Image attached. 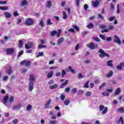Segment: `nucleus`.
Returning a JSON list of instances; mask_svg holds the SVG:
<instances>
[{"instance_id":"a211bd4d","label":"nucleus","mask_w":124,"mask_h":124,"mask_svg":"<svg viewBox=\"0 0 124 124\" xmlns=\"http://www.w3.org/2000/svg\"><path fill=\"white\" fill-rule=\"evenodd\" d=\"M20 108H22V105H18L17 106H15L13 107V110H16V109H17V110H19Z\"/></svg>"},{"instance_id":"473e14b6","label":"nucleus","mask_w":124,"mask_h":124,"mask_svg":"<svg viewBox=\"0 0 124 124\" xmlns=\"http://www.w3.org/2000/svg\"><path fill=\"white\" fill-rule=\"evenodd\" d=\"M6 72V73H7V74L10 75V74L12 73V69H11V68L10 67L9 69L7 70Z\"/></svg>"},{"instance_id":"4c0bfd02","label":"nucleus","mask_w":124,"mask_h":124,"mask_svg":"<svg viewBox=\"0 0 124 124\" xmlns=\"http://www.w3.org/2000/svg\"><path fill=\"white\" fill-rule=\"evenodd\" d=\"M55 34H57V31H52L50 33L51 36H55Z\"/></svg>"},{"instance_id":"864d4df0","label":"nucleus","mask_w":124,"mask_h":124,"mask_svg":"<svg viewBox=\"0 0 124 124\" xmlns=\"http://www.w3.org/2000/svg\"><path fill=\"white\" fill-rule=\"evenodd\" d=\"M31 108H32V106H31V105H29L27 107V111H30Z\"/></svg>"},{"instance_id":"f3484780","label":"nucleus","mask_w":124,"mask_h":124,"mask_svg":"<svg viewBox=\"0 0 124 124\" xmlns=\"http://www.w3.org/2000/svg\"><path fill=\"white\" fill-rule=\"evenodd\" d=\"M113 71H110V72L106 75V78H110V77H112L113 76Z\"/></svg>"},{"instance_id":"49530a36","label":"nucleus","mask_w":124,"mask_h":124,"mask_svg":"<svg viewBox=\"0 0 124 124\" xmlns=\"http://www.w3.org/2000/svg\"><path fill=\"white\" fill-rule=\"evenodd\" d=\"M115 19H116V17L115 16H112L109 18V22H113V21H114Z\"/></svg>"},{"instance_id":"c03bdc74","label":"nucleus","mask_w":124,"mask_h":124,"mask_svg":"<svg viewBox=\"0 0 124 124\" xmlns=\"http://www.w3.org/2000/svg\"><path fill=\"white\" fill-rule=\"evenodd\" d=\"M108 31H113V30H114V26L113 25H109L108 26Z\"/></svg>"},{"instance_id":"58836bf2","label":"nucleus","mask_w":124,"mask_h":124,"mask_svg":"<svg viewBox=\"0 0 124 124\" xmlns=\"http://www.w3.org/2000/svg\"><path fill=\"white\" fill-rule=\"evenodd\" d=\"M39 25L42 27V28L44 27V22H43V20L42 19L40 21Z\"/></svg>"},{"instance_id":"393cba45","label":"nucleus","mask_w":124,"mask_h":124,"mask_svg":"<svg viewBox=\"0 0 124 124\" xmlns=\"http://www.w3.org/2000/svg\"><path fill=\"white\" fill-rule=\"evenodd\" d=\"M62 14H63L62 18L64 19V20H65V19H66L67 18V15H66V12L63 11L62 12Z\"/></svg>"},{"instance_id":"f03ea898","label":"nucleus","mask_w":124,"mask_h":124,"mask_svg":"<svg viewBox=\"0 0 124 124\" xmlns=\"http://www.w3.org/2000/svg\"><path fill=\"white\" fill-rule=\"evenodd\" d=\"M33 24H34V21L33 18L28 17L25 21V24L26 26H32Z\"/></svg>"},{"instance_id":"c9c22d12","label":"nucleus","mask_w":124,"mask_h":124,"mask_svg":"<svg viewBox=\"0 0 124 124\" xmlns=\"http://www.w3.org/2000/svg\"><path fill=\"white\" fill-rule=\"evenodd\" d=\"M94 41H96V42H100V39H99V38L96 37L93 38Z\"/></svg>"},{"instance_id":"4468645a","label":"nucleus","mask_w":124,"mask_h":124,"mask_svg":"<svg viewBox=\"0 0 124 124\" xmlns=\"http://www.w3.org/2000/svg\"><path fill=\"white\" fill-rule=\"evenodd\" d=\"M68 84V80H66L64 83H62L60 87L61 89H63L64 86Z\"/></svg>"},{"instance_id":"7c9ffc66","label":"nucleus","mask_w":124,"mask_h":124,"mask_svg":"<svg viewBox=\"0 0 124 124\" xmlns=\"http://www.w3.org/2000/svg\"><path fill=\"white\" fill-rule=\"evenodd\" d=\"M19 48H22L23 47V41L20 40L18 45Z\"/></svg>"},{"instance_id":"e2e57ef3","label":"nucleus","mask_w":124,"mask_h":124,"mask_svg":"<svg viewBox=\"0 0 124 124\" xmlns=\"http://www.w3.org/2000/svg\"><path fill=\"white\" fill-rule=\"evenodd\" d=\"M43 55V52H40L39 53V54L37 55L36 58H38V57H42Z\"/></svg>"},{"instance_id":"6e6d98bb","label":"nucleus","mask_w":124,"mask_h":124,"mask_svg":"<svg viewBox=\"0 0 124 124\" xmlns=\"http://www.w3.org/2000/svg\"><path fill=\"white\" fill-rule=\"evenodd\" d=\"M77 31H80V30L79 29V27H78L77 26H75L73 27Z\"/></svg>"},{"instance_id":"f704fd0d","label":"nucleus","mask_w":124,"mask_h":124,"mask_svg":"<svg viewBox=\"0 0 124 124\" xmlns=\"http://www.w3.org/2000/svg\"><path fill=\"white\" fill-rule=\"evenodd\" d=\"M68 68H69V70L70 71V72H71V73H73V74L75 73V70H74L73 69H72L71 66H69Z\"/></svg>"},{"instance_id":"ddd939ff","label":"nucleus","mask_w":124,"mask_h":124,"mask_svg":"<svg viewBox=\"0 0 124 124\" xmlns=\"http://www.w3.org/2000/svg\"><path fill=\"white\" fill-rule=\"evenodd\" d=\"M51 101H52V100L51 99H49L47 101V103L46 104V105H45V109H48V108H50V104H51Z\"/></svg>"},{"instance_id":"e433bc0d","label":"nucleus","mask_w":124,"mask_h":124,"mask_svg":"<svg viewBox=\"0 0 124 124\" xmlns=\"http://www.w3.org/2000/svg\"><path fill=\"white\" fill-rule=\"evenodd\" d=\"M46 25L49 26L50 25H53V23L51 22V19H48L46 21Z\"/></svg>"},{"instance_id":"20e7f679","label":"nucleus","mask_w":124,"mask_h":124,"mask_svg":"<svg viewBox=\"0 0 124 124\" xmlns=\"http://www.w3.org/2000/svg\"><path fill=\"white\" fill-rule=\"evenodd\" d=\"M99 109L100 111H103L102 114H103V115H104L105 114H106V113H107L108 108L106 107H105L104 106L100 105L99 106Z\"/></svg>"},{"instance_id":"338daca9","label":"nucleus","mask_w":124,"mask_h":124,"mask_svg":"<svg viewBox=\"0 0 124 124\" xmlns=\"http://www.w3.org/2000/svg\"><path fill=\"white\" fill-rule=\"evenodd\" d=\"M54 83V80L51 79L49 80L48 82V85H52V84H53Z\"/></svg>"},{"instance_id":"f8f14e48","label":"nucleus","mask_w":124,"mask_h":124,"mask_svg":"<svg viewBox=\"0 0 124 124\" xmlns=\"http://www.w3.org/2000/svg\"><path fill=\"white\" fill-rule=\"evenodd\" d=\"M33 86H34L33 82H31L29 83V90L30 92H31L33 90Z\"/></svg>"},{"instance_id":"6e6552de","label":"nucleus","mask_w":124,"mask_h":124,"mask_svg":"<svg viewBox=\"0 0 124 124\" xmlns=\"http://www.w3.org/2000/svg\"><path fill=\"white\" fill-rule=\"evenodd\" d=\"M114 38H116V39H114L113 41V42L114 43H117V44H121L122 41H121V40H120V38H119V37H117V35L114 36Z\"/></svg>"},{"instance_id":"3c124183","label":"nucleus","mask_w":124,"mask_h":124,"mask_svg":"<svg viewBox=\"0 0 124 124\" xmlns=\"http://www.w3.org/2000/svg\"><path fill=\"white\" fill-rule=\"evenodd\" d=\"M38 47L40 49H41V48H46V47H47V46H44L41 44H39L38 46Z\"/></svg>"},{"instance_id":"2f4dec72","label":"nucleus","mask_w":124,"mask_h":124,"mask_svg":"<svg viewBox=\"0 0 124 124\" xmlns=\"http://www.w3.org/2000/svg\"><path fill=\"white\" fill-rule=\"evenodd\" d=\"M0 9L4 11V10H8L9 8L7 6L0 7Z\"/></svg>"},{"instance_id":"423d86ee","label":"nucleus","mask_w":124,"mask_h":124,"mask_svg":"<svg viewBox=\"0 0 124 124\" xmlns=\"http://www.w3.org/2000/svg\"><path fill=\"white\" fill-rule=\"evenodd\" d=\"M5 52L7 55H11V54L15 53V50H14V48H8L5 49Z\"/></svg>"},{"instance_id":"c85d7f7f","label":"nucleus","mask_w":124,"mask_h":124,"mask_svg":"<svg viewBox=\"0 0 124 124\" xmlns=\"http://www.w3.org/2000/svg\"><path fill=\"white\" fill-rule=\"evenodd\" d=\"M117 112H120V113H124V107H121L117 109Z\"/></svg>"},{"instance_id":"4be33fe9","label":"nucleus","mask_w":124,"mask_h":124,"mask_svg":"<svg viewBox=\"0 0 124 124\" xmlns=\"http://www.w3.org/2000/svg\"><path fill=\"white\" fill-rule=\"evenodd\" d=\"M69 103H70V100L69 99H66L64 101V105H66V106L69 105Z\"/></svg>"},{"instance_id":"cd10ccee","label":"nucleus","mask_w":124,"mask_h":124,"mask_svg":"<svg viewBox=\"0 0 124 124\" xmlns=\"http://www.w3.org/2000/svg\"><path fill=\"white\" fill-rule=\"evenodd\" d=\"M106 86V82H104L102 83L100 86L99 87V90H101L103 88H104Z\"/></svg>"},{"instance_id":"7ed1b4c3","label":"nucleus","mask_w":124,"mask_h":124,"mask_svg":"<svg viewBox=\"0 0 124 124\" xmlns=\"http://www.w3.org/2000/svg\"><path fill=\"white\" fill-rule=\"evenodd\" d=\"M87 46L91 50H94L96 48H98V45L97 44H94V43L93 42L87 44Z\"/></svg>"},{"instance_id":"0e129e2a","label":"nucleus","mask_w":124,"mask_h":124,"mask_svg":"<svg viewBox=\"0 0 124 124\" xmlns=\"http://www.w3.org/2000/svg\"><path fill=\"white\" fill-rule=\"evenodd\" d=\"M65 93H68L69 92H70V87H67L65 89Z\"/></svg>"},{"instance_id":"a878e982","label":"nucleus","mask_w":124,"mask_h":124,"mask_svg":"<svg viewBox=\"0 0 124 124\" xmlns=\"http://www.w3.org/2000/svg\"><path fill=\"white\" fill-rule=\"evenodd\" d=\"M121 93V88H118L115 91V95H118V94H119V93Z\"/></svg>"},{"instance_id":"13d9d810","label":"nucleus","mask_w":124,"mask_h":124,"mask_svg":"<svg viewBox=\"0 0 124 124\" xmlns=\"http://www.w3.org/2000/svg\"><path fill=\"white\" fill-rule=\"evenodd\" d=\"M23 54H24V50H21L18 53V57H21V56L22 55H23Z\"/></svg>"},{"instance_id":"79ce46f5","label":"nucleus","mask_w":124,"mask_h":124,"mask_svg":"<svg viewBox=\"0 0 124 124\" xmlns=\"http://www.w3.org/2000/svg\"><path fill=\"white\" fill-rule=\"evenodd\" d=\"M99 27L100 29H106V28H107V26L104 24H102L99 25Z\"/></svg>"},{"instance_id":"a19ab883","label":"nucleus","mask_w":124,"mask_h":124,"mask_svg":"<svg viewBox=\"0 0 124 124\" xmlns=\"http://www.w3.org/2000/svg\"><path fill=\"white\" fill-rule=\"evenodd\" d=\"M27 3H28V1H27V0H23L21 2V5H22V6H24V5H26V4H27Z\"/></svg>"},{"instance_id":"bb28decb","label":"nucleus","mask_w":124,"mask_h":124,"mask_svg":"<svg viewBox=\"0 0 124 124\" xmlns=\"http://www.w3.org/2000/svg\"><path fill=\"white\" fill-rule=\"evenodd\" d=\"M54 72L53 71H50V72L47 74V78H51L53 76Z\"/></svg>"},{"instance_id":"b1692460","label":"nucleus","mask_w":124,"mask_h":124,"mask_svg":"<svg viewBox=\"0 0 124 124\" xmlns=\"http://www.w3.org/2000/svg\"><path fill=\"white\" fill-rule=\"evenodd\" d=\"M4 14L6 17V18H10L11 17V14L8 12H5Z\"/></svg>"},{"instance_id":"f257e3e1","label":"nucleus","mask_w":124,"mask_h":124,"mask_svg":"<svg viewBox=\"0 0 124 124\" xmlns=\"http://www.w3.org/2000/svg\"><path fill=\"white\" fill-rule=\"evenodd\" d=\"M98 52L100 53L99 57V58H101V59H103V58H105V57H107V58H110V55H109L108 53L104 52V50H103L102 49H100Z\"/></svg>"},{"instance_id":"5fc2aeb1","label":"nucleus","mask_w":124,"mask_h":124,"mask_svg":"<svg viewBox=\"0 0 124 124\" xmlns=\"http://www.w3.org/2000/svg\"><path fill=\"white\" fill-rule=\"evenodd\" d=\"M101 31L102 33H103V32H108L109 30H108V29H105L104 30H101Z\"/></svg>"},{"instance_id":"de8ad7c7","label":"nucleus","mask_w":124,"mask_h":124,"mask_svg":"<svg viewBox=\"0 0 124 124\" xmlns=\"http://www.w3.org/2000/svg\"><path fill=\"white\" fill-rule=\"evenodd\" d=\"M90 81H87V82L84 84V88H87V89L89 88V83Z\"/></svg>"},{"instance_id":"69168bd1","label":"nucleus","mask_w":124,"mask_h":124,"mask_svg":"<svg viewBox=\"0 0 124 124\" xmlns=\"http://www.w3.org/2000/svg\"><path fill=\"white\" fill-rule=\"evenodd\" d=\"M65 74H66V72H65V71H64V70H62V77H64V75H65Z\"/></svg>"},{"instance_id":"4d7b16f0","label":"nucleus","mask_w":124,"mask_h":124,"mask_svg":"<svg viewBox=\"0 0 124 124\" xmlns=\"http://www.w3.org/2000/svg\"><path fill=\"white\" fill-rule=\"evenodd\" d=\"M14 15L15 17H17V16H19V14L18 13V11H16L14 12Z\"/></svg>"},{"instance_id":"052dcab7","label":"nucleus","mask_w":124,"mask_h":124,"mask_svg":"<svg viewBox=\"0 0 124 124\" xmlns=\"http://www.w3.org/2000/svg\"><path fill=\"white\" fill-rule=\"evenodd\" d=\"M84 76H83V75H82L81 73H79L78 75V78H79V79H81V78H84Z\"/></svg>"},{"instance_id":"bf43d9fd","label":"nucleus","mask_w":124,"mask_h":124,"mask_svg":"<svg viewBox=\"0 0 124 124\" xmlns=\"http://www.w3.org/2000/svg\"><path fill=\"white\" fill-rule=\"evenodd\" d=\"M120 4H117V13L118 14H120Z\"/></svg>"},{"instance_id":"412c9836","label":"nucleus","mask_w":124,"mask_h":124,"mask_svg":"<svg viewBox=\"0 0 124 124\" xmlns=\"http://www.w3.org/2000/svg\"><path fill=\"white\" fill-rule=\"evenodd\" d=\"M121 122V124H124V118L123 117H120V119L118 121H116V124H120V122Z\"/></svg>"},{"instance_id":"09e8293b","label":"nucleus","mask_w":124,"mask_h":124,"mask_svg":"<svg viewBox=\"0 0 124 124\" xmlns=\"http://www.w3.org/2000/svg\"><path fill=\"white\" fill-rule=\"evenodd\" d=\"M99 36H100V37H101V38H102V39H103V40H106V38L105 37V36H104V35L100 34L99 35Z\"/></svg>"},{"instance_id":"0eeeda50","label":"nucleus","mask_w":124,"mask_h":124,"mask_svg":"<svg viewBox=\"0 0 124 124\" xmlns=\"http://www.w3.org/2000/svg\"><path fill=\"white\" fill-rule=\"evenodd\" d=\"M25 46L26 49H31L33 46V43L32 42H29L27 44H25Z\"/></svg>"},{"instance_id":"ea45409f","label":"nucleus","mask_w":124,"mask_h":124,"mask_svg":"<svg viewBox=\"0 0 124 124\" xmlns=\"http://www.w3.org/2000/svg\"><path fill=\"white\" fill-rule=\"evenodd\" d=\"M77 93V88H73L72 90V93L73 94H75V93Z\"/></svg>"},{"instance_id":"603ef678","label":"nucleus","mask_w":124,"mask_h":124,"mask_svg":"<svg viewBox=\"0 0 124 124\" xmlns=\"http://www.w3.org/2000/svg\"><path fill=\"white\" fill-rule=\"evenodd\" d=\"M60 98H61V100H63V101L65 99V96L63 94H61L60 95Z\"/></svg>"},{"instance_id":"6ab92c4d","label":"nucleus","mask_w":124,"mask_h":124,"mask_svg":"<svg viewBox=\"0 0 124 124\" xmlns=\"http://www.w3.org/2000/svg\"><path fill=\"white\" fill-rule=\"evenodd\" d=\"M59 87V85L56 84L53 85H51L49 86V89L50 90H54V89H57V88Z\"/></svg>"},{"instance_id":"37998d69","label":"nucleus","mask_w":124,"mask_h":124,"mask_svg":"<svg viewBox=\"0 0 124 124\" xmlns=\"http://www.w3.org/2000/svg\"><path fill=\"white\" fill-rule=\"evenodd\" d=\"M86 96H91L92 95V92L91 91L87 92L85 94Z\"/></svg>"},{"instance_id":"2eb2a0df","label":"nucleus","mask_w":124,"mask_h":124,"mask_svg":"<svg viewBox=\"0 0 124 124\" xmlns=\"http://www.w3.org/2000/svg\"><path fill=\"white\" fill-rule=\"evenodd\" d=\"M46 6L48 8H51L52 7V2L51 1H47Z\"/></svg>"},{"instance_id":"774afa93","label":"nucleus","mask_w":124,"mask_h":124,"mask_svg":"<svg viewBox=\"0 0 124 124\" xmlns=\"http://www.w3.org/2000/svg\"><path fill=\"white\" fill-rule=\"evenodd\" d=\"M56 123H57V121H56V120H52L50 122V124H56Z\"/></svg>"},{"instance_id":"9b49d317","label":"nucleus","mask_w":124,"mask_h":124,"mask_svg":"<svg viewBox=\"0 0 124 124\" xmlns=\"http://www.w3.org/2000/svg\"><path fill=\"white\" fill-rule=\"evenodd\" d=\"M123 67H124V62H122L119 65L117 66V69H118V70H122Z\"/></svg>"},{"instance_id":"c756f323","label":"nucleus","mask_w":124,"mask_h":124,"mask_svg":"<svg viewBox=\"0 0 124 124\" xmlns=\"http://www.w3.org/2000/svg\"><path fill=\"white\" fill-rule=\"evenodd\" d=\"M9 101L10 103H13V102H14V97L13 96H11Z\"/></svg>"},{"instance_id":"dca6fc26","label":"nucleus","mask_w":124,"mask_h":124,"mask_svg":"<svg viewBox=\"0 0 124 124\" xmlns=\"http://www.w3.org/2000/svg\"><path fill=\"white\" fill-rule=\"evenodd\" d=\"M63 41H64V38H63V37L60 38L58 41V45H61V44H62V42H63Z\"/></svg>"},{"instance_id":"8fccbe9b","label":"nucleus","mask_w":124,"mask_h":124,"mask_svg":"<svg viewBox=\"0 0 124 124\" xmlns=\"http://www.w3.org/2000/svg\"><path fill=\"white\" fill-rule=\"evenodd\" d=\"M59 32L56 33V35L57 37H60V35H61V32H62V30H58Z\"/></svg>"},{"instance_id":"1a4fd4ad","label":"nucleus","mask_w":124,"mask_h":124,"mask_svg":"<svg viewBox=\"0 0 124 124\" xmlns=\"http://www.w3.org/2000/svg\"><path fill=\"white\" fill-rule=\"evenodd\" d=\"M101 0H96L95 1L92 2L93 6L94 7H97L98 5H99V1H100Z\"/></svg>"},{"instance_id":"680f3d73","label":"nucleus","mask_w":124,"mask_h":124,"mask_svg":"<svg viewBox=\"0 0 124 124\" xmlns=\"http://www.w3.org/2000/svg\"><path fill=\"white\" fill-rule=\"evenodd\" d=\"M12 122L14 124H18V119L16 118L14 120H13Z\"/></svg>"},{"instance_id":"39448f33","label":"nucleus","mask_w":124,"mask_h":124,"mask_svg":"<svg viewBox=\"0 0 124 124\" xmlns=\"http://www.w3.org/2000/svg\"><path fill=\"white\" fill-rule=\"evenodd\" d=\"M20 64L21 65H24V64L25 66H27L28 67L31 64V62L24 60L20 62Z\"/></svg>"},{"instance_id":"aec40b11","label":"nucleus","mask_w":124,"mask_h":124,"mask_svg":"<svg viewBox=\"0 0 124 124\" xmlns=\"http://www.w3.org/2000/svg\"><path fill=\"white\" fill-rule=\"evenodd\" d=\"M113 61L112 60H109L107 62V65L108 66H109V67H113V64H112Z\"/></svg>"},{"instance_id":"a18cd8bd","label":"nucleus","mask_w":124,"mask_h":124,"mask_svg":"<svg viewBox=\"0 0 124 124\" xmlns=\"http://www.w3.org/2000/svg\"><path fill=\"white\" fill-rule=\"evenodd\" d=\"M84 93V91L80 90L78 93V95H80V94H83Z\"/></svg>"},{"instance_id":"5701e85b","label":"nucleus","mask_w":124,"mask_h":124,"mask_svg":"<svg viewBox=\"0 0 124 124\" xmlns=\"http://www.w3.org/2000/svg\"><path fill=\"white\" fill-rule=\"evenodd\" d=\"M30 77L29 78L30 81H34V80H35V77H34V75H30Z\"/></svg>"},{"instance_id":"72a5a7b5","label":"nucleus","mask_w":124,"mask_h":124,"mask_svg":"<svg viewBox=\"0 0 124 124\" xmlns=\"http://www.w3.org/2000/svg\"><path fill=\"white\" fill-rule=\"evenodd\" d=\"M88 29H93V24L92 23H90L87 26Z\"/></svg>"},{"instance_id":"9d476101","label":"nucleus","mask_w":124,"mask_h":124,"mask_svg":"<svg viewBox=\"0 0 124 124\" xmlns=\"http://www.w3.org/2000/svg\"><path fill=\"white\" fill-rule=\"evenodd\" d=\"M8 98H9L8 95H6L4 96L3 103L5 105H7V102H8Z\"/></svg>"}]
</instances>
